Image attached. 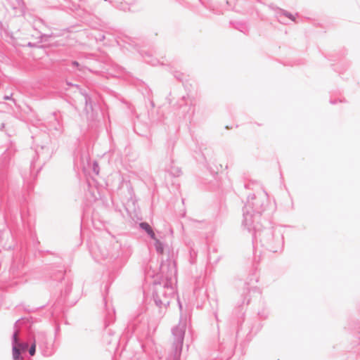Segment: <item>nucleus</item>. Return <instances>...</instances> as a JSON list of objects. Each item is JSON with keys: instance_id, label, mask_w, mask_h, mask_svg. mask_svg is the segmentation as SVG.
Segmentation results:
<instances>
[{"instance_id": "nucleus-1", "label": "nucleus", "mask_w": 360, "mask_h": 360, "mask_svg": "<svg viewBox=\"0 0 360 360\" xmlns=\"http://www.w3.org/2000/svg\"><path fill=\"white\" fill-rule=\"evenodd\" d=\"M269 204L267 193L261 189L257 194L248 195V200L243 208V220L242 225L248 231H250L252 224L258 220L264 212Z\"/></svg>"}, {"instance_id": "nucleus-2", "label": "nucleus", "mask_w": 360, "mask_h": 360, "mask_svg": "<svg viewBox=\"0 0 360 360\" xmlns=\"http://www.w3.org/2000/svg\"><path fill=\"white\" fill-rule=\"evenodd\" d=\"M249 232H252L253 243L261 244L267 250L276 252L283 247V238L281 231L274 227L263 228L260 224L257 222L252 224V229Z\"/></svg>"}, {"instance_id": "nucleus-3", "label": "nucleus", "mask_w": 360, "mask_h": 360, "mask_svg": "<svg viewBox=\"0 0 360 360\" xmlns=\"http://www.w3.org/2000/svg\"><path fill=\"white\" fill-rule=\"evenodd\" d=\"M175 293L176 290L171 278L166 277L153 283V299L155 305L160 309L169 306Z\"/></svg>"}, {"instance_id": "nucleus-4", "label": "nucleus", "mask_w": 360, "mask_h": 360, "mask_svg": "<svg viewBox=\"0 0 360 360\" xmlns=\"http://www.w3.org/2000/svg\"><path fill=\"white\" fill-rule=\"evenodd\" d=\"M186 332V326L183 323H179L175 326L172 330V335L174 342L172 343V360H180V356L182 351L184 335Z\"/></svg>"}, {"instance_id": "nucleus-5", "label": "nucleus", "mask_w": 360, "mask_h": 360, "mask_svg": "<svg viewBox=\"0 0 360 360\" xmlns=\"http://www.w3.org/2000/svg\"><path fill=\"white\" fill-rule=\"evenodd\" d=\"M103 341L107 345H117L120 342V336L115 335L114 331L111 328H107L103 335Z\"/></svg>"}, {"instance_id": "nucleus-6", "label": "nucleus", "mask_w": 360, "mask_h": 360, "mask_svg": "<svg viewBox=\"0 0 360 360\" xmlns=\"http://www.w3.org/2000/svg\"><path fill=\"white\" fill-rule=\"evenodd\" d=\"M276 17L278 19V20L282 24H286L285 21L284 20V18H288L292 21H295V16L292 13L281 8L276 9Z\"/></svg>"}, {"instance_id": "nucleus-7", "label": "nucleus", "mask_w": 360, "mask_h": 360, "mask_svg": "<svg viewBox=\"0 0 360 360\" xmlns=\"http://www.w3.org/2000/svg\"><path fill=\"white\" fill-rule=\"evenodd\" d=\"M18 335V331L15 330L12 336L13 358V360H22L20 356V349L16 345Z\"/></svg>"}, {"instance_id": "nucleus-8", "label": "nucleus", "mask_w": 360, "mask_h": 360, "mask_svg": "<svg viewBox=\"0 0 360 360\" xmlns=\"http://www.w3.org/2000/svg\"><path fill=\"white\" fill-rule=\"evenodd\" d=\"M80 93L84 98L85 105H86L84 110L87 113H89L90 110H93L91 98L85 91H83L81 89Z\"/></svg>"}, {"instance_id": "nucleus-9", "label": "nucleus", "mask_w": 360, "mask_h": 360, "mask_svg": "<svg viewBox=\"0 0 360 360\" xmlns=\"http://www.w3.org/2000/svg\"><path fill=\"white\" fill-rule=\"evenodd\" d=\"M139 227L144 230L147 234L150 236L151 239H155V234L152 229V227L147 222H141L139 224Z\"/></svg>"}, {"instance_id": "nucleus-10", "label": "nucleus", "mask_w": 360, "mask_h": 360, "mask_svg": "<svg viewBox=\"0 0 360 360\" xmlns=\"http://www.w3.org/2000/svg\"><path fill=\"white\" fill-rule=\"evenodd\" d=\"M166 171L174 177L179 176L181 174V169L174 165L173 162H171L169 167H167Z\"/></svg>"}, {"instance_id": "nucleus-11", "label": "nucleus", "mask_w": 360, "mask_h": 360, "mask_svg": "<svg viewBox=\"0 0 360 360\" xmlns=\"http://www.w3.org/2000/svg\"><path fill=\"white\" fill-rule=\"evenodd\" d=\"M110 4L120 11H129V6L126 2L110 1Z\"/></svg>"}, {"instance_id": "nucleus-12", "label": "nucleus", "mask_w": 360, "mask_h": 360, "mask_svg": "<svg viewBox=\"0 0 360 360\" xmlns=\"http://www.w3.org/2000/svg\"><path fill=\"white\" fill-rule=\"evenodd\" d=\"M65 275V272L63 269L58 270L56 273L51 275V277L54 281H60L63 279Z\"/></svg>"}, {"instance_id": "nucleus-13", "label": "nucleus", "mask_w": 360, "mask_h": 360, "mask_svg": "<svg viewBox=\"0 0 360 360\" xmlns=\"http://www.w3.org/2000/svg\"><path fill=\"white\" fill-rule=\"evenodd\" d=\"M155 240V247L156 249V251L158 253H162L164 251V245L163 243L158 239L155 238V239H153Z\"/></svg>"}, {"instance_id": "nucleus-14", "label": "nucleus", "mask_w": 360, "mask_h": 360, "mask_svg": "<svg viewBox=\"0 0 360 360\" xmlns=\"http://www.w3.org/2000/svg\"><path fill=\"white\" fill-rule=\"evenodd\" d=\"M143 59L146 63L150 64L151 65H156L158 63L157 59L152 58V57L148 54L144 56Z\"/></svg>"}, {"instance_id": "nucleus-15", "label": "nucleus", "mask_w": 360, "mask_h": 360, "mask_svg": "<svg viewBox=\"0 0 360 360\" xmlns=\"http://www.w3.org/2000/svg\"><path fill=\"white\" fill-rule=\"evenodd\" d=\"M18 335H17V342L16 345L20 349V352H24L28 348V343L27 342H20L19 341V339L18 338Z\"/></svg>"}, {"instance_id": "nucleus-16", "label": "nucleus", "mask_w": 360, "mask_h": 360, "mask_svg": "<svg viewBox=\"0 0 360 360\" xmlns=\"http://www.w3.org/2000/svg\"><path fill=\"white\" fill-rule=\"evenodd\" d=\"M12 9H16L20 4V0H6Z\"/></svg>"}, {"instance_id": "nucleus-17", "label": "nucleus", "mask_w": 360, "mask_h": 360, "mask_svg": "<svg viewBox=\"0 0 360 360\" xmlns=\"http://www.w3.org/2000/svg\"><path fill=\"white\" fill-rule=\"evenodd\" d=\"M237 29L240 30L242 32L245 33L248 31V27L244 23H238V27H236Z\"/></svg>"}, {"instance_id": "nucleus-18", "label": "nucleus", "mask_w": 360, "mask_h": 360, "mask_svg": "<svg viewBox=\"0 0 360 360\" xmlns=\"http://www.w3.org/2000/svg\"><path fill=\"white\" fill-rule=\"evenodd\" d=\"M35 352H36V342L34 341V342L33 344H32V345L29 348V354L30 356H34Z\"/></svg>"}, {"instance_id": "nucleus-19", "label": "nucleus", "mask_w": 360, "mask_h": 360, "mask_svg": "<svg viewBox=\"0 0 360 360\" xmlns=\"http://www.w3.org/2000/svg\"><path fill=\"white\" fill-rule=\"evenodd\" d=\"M99 170H100V168H99V165H98V162L94 161L93 163V172L96 174H98Z\"/></svg>"}, {"instance_id": "nucleus-20", "label": "nucleus", "mask_w": 360, "mask_h": 360, "mask_svg": "<svg viewBox=\"0 0 360 360\" xmlns=\"http://www.w3.org/2000/svg\"><path fill=\"white\" fill-rule=\"evenodd\" d=\"M53 115L54 116V119L57 122V126L55 127V130L58 131H61L62 130V127L61 125L60 124V123L57 121V119L56 117V112H53Z\"/></svg>"}, {"instance_id": "nucleus-21", "label": "nucleus", "mask_w": 360, "mask_h": 360, "mask_svg": "<svg viewBox=\"0 0 360 360\" xmlns=\"http://www.w3.org/2000/svg\"><path fill=\"white\" fill-rule=\"evenodd\" d=\"M105 35L103 33H98L97 36H95L96 41H103L105 39Z\"/></svg>"}, {"instance_id": "nucleus-22", "label": "nucleus", "mask_w": 360, "mask_h": 360, "mask_svg": "<svg viewBox=\"0 0 360 360\" xmlns=\"http://www.w3.org/2000/svg\"><path fill=\"white\" fill-rule=\"evenodd\" d=\"M72 65L73 67H75L77 68L79 70H82V67L81 66V65L77 62V61H72Z\"/></svg>"}, {"instance_id": "nucleus-23", "label": "nucleus", "mask_w": 360, "mask_h": 360, "mask_svg": "<svg viewBox=\"0 0 360 360\" xmlns=\"http://www.w3.org/2000/svg\"><path fill=\"white\" fill-rule=\"evenodd\" d=\"M51 37H52V34H41L40 38L41 40L47 41Z\"/></svg>"}, {"instance_id": "nucleus-24", "label": "nucleus", "mask_w": 360, "mask_h": 360, "mask_svg": "<svg viewBox=\"0 0 360 360\" xmlns=\"http://www.w3.org/2000/svg\"><path fill=\"white\" fill-rule=\"evenodd\" d=\"M71 290H72V285L71 284L68 285L65 287V291H64L65 295H68L71 292Z\"/></svg>"}, {"instance_id": "nucleus-25", "label": "nucleus", "mask_w": 360, "mask_h": 360, "mask_svg": "<svg viewBox=\"0 0 360 360\" xmlns=\"http://www.w3.org/2000/svg\"><path fill=\"white\" fill-rule=\"evenodd\" d=\"M174 75L178 80L181 81L183 79V74L181 72H176Z\"/></svg>"}, {"instance_id": "nucleus-26", "label": "nucleus", "mask_w": 360, "mask_h": 360, "mask_svg": "<svg viewBox=\"0 0 360 360\" xmlns=\"http://www.w3.org/2000/svg\"><path fill=\"white\" fill-rule=\"evenodd\" d=\"M12 94H11L10 95H6L4 96V100H13V101H15L14 99L12 98Z\"/></svg>"}, {"instance_id": "nucleus-27", "label": "nucleus", "mask_w": 360, "mask_h": 360, "mask_svg": "<svg viewBox=\"0 0 360 360\" xmlns=\"http://www.w3.org/2000/svg\"><path fill=\"white\" fill-rule=\"evenodd\" d=\"M186 101V96H183L182 98H181V101L180 102H184ZM179 106L180 108H182L183 107V104L181 103H179Z\"/></svg>"}, {"instance_id": "nucleus-28", "label": "nucleus", "mask_w": 360, "mask_h": 360, "mask_svg": "<svg viewBox=\"0 0 360 360\" xmlns=\"http://www.w3.org/2000/svg\"><path fill=\"white\" fill-rule=\"evenodd\" d=\"M110 319H110V317L109 318H107L106 320H105V326L107 327L109 324H110Z\"/></svg>"}, {"instance_id": "nucleus-29", "label": "nucleus", "mask_w": 360, "mask_h": 360, "mask_svg": "<svg viewBox=\"0 0 360 360\" xmlns=\"http://www.w3.org/2000/svg\"><path fill=\"white\" fill-rule=\"evenodd\" d=\"M178 304H179V306L180 309L181 310V309H182V305H181V303L180 302V301H179V300H178Z\"/></svg>"}, {"instance_id": "nucleus-30", "label": "nucleus", "mask_w": 360, "mask_h": 360, "mask_svg": "<svg viewBox=\"0 0 360 360\" xmlns=\"http://www.w3.org/2000/svg\"><path fill=\"white\" fill-rule=\"evenodd\" d=\"M330 103L331 104H335V103H336V101H335V100H330Z\"/></svg>"}, {"instance_id": "nucleus-31", "label": "nucleus", "mask_w": 360, "mask_h": 360, "mask_svg": "<svg viewBox=\"0 0 360 360\" xmlns=\"http://www.w3.org/2000/svg\"><path fill=\"white\" fill-rule=\"evenodd\" d=\"M114 314V312H112V314H109V317L112 320V316Z\"/></svg>"}, {"instance_id": "nucleus-32", "label": "nucleus", "mask_w": 360, "mask_h": 360, "mask_svg": "<svg viewBox=\"0 0 360 360\" xmlns=\"http://www.w3.org/2000/svg\"><path fill=\"white\" fill-rule=\"evenodd\" d=\"M36 153H37V155H38V156H39V155H41L40 152H39V151H38V150H37V151H36Z\"/></svg>"}, {"instance_id": "nucleus-33", "label": "nucleus", "mask_w": 360, "mask_h": 360, "mask_svg": "<svg viewBox=\"0 0 360 360\" xmlns=\"http://www.w3.org/2000/svg\"><path fill=\"white\" fill-rule=\"evenodd\" d=\"M19 321H20V319H18V320H17V321H15V326H16V324H17Z\"/></svg>"}, {"instance_id": "nucleus-34", "label": "nucleus", "mask_w": 360, "mask_h": 360, "mask_svg": "<svg viewBox=\"0 0 360 360\" xmlns=\"http://www.w3.org/2000/svg\"><path fill=\"white\" fill-rule=\"evenodd\" d=\"M249 186H250V184L245 185V188H249Z\"/></svg>"}, {"instance_id": "nucleus-35", "label": "nucleus", "mask_w": 360, "mask_h": 360, "mask_svg": "<svg viewBox=\"0 0 360 360\" xmlns=\"http://www.w3.org/2000/svg\"><path fill=\"white\" fill-rule=\"evenodd\" d=\"M215 317H216L217 321H218V318H217V314H215Z\"/></svg>"}, {"instance_id": "nucleus-36", "label": "nucleus", "mask_w": 360, "mask_h": 360, "mask_svg": "<svg viewBox=\"0 0 360 360\" xmlns=\"http://www.w3.org/2000/svg\"><path fill=\"white\" fill-rule=\"evenodd\" d=\"M28 46H32V44L30 42V43L28 44Z\"/></svg>"}, {"instance_id": "nucleus-37", "label": "nucleus", "mask_w": 360, "mask_h": 360, "mask_svg": "<svg viewBox=\"0 0 360 360\" xmlns=\"http://www.w3.org/2000/svg\"><path fill=\"white\" fill-rule=\"evenodd\" d=\"M44 148H45L44 146H41V149L43 150L44 149Z\"/></svg>"}, {"instance_id": "nucleus-38", "label": "nucleus", "mask_w": 360, "mask_h": 360, "mask_svg": "<svg viewBox=\"0 0 360 360\" xmlns=\"http://www.w3.org/2000/svg\"><path fill=\"white\" fill-rule=\"evenodd\" d=\"M33 164H34V162H31V167H32V166H33Z\"/></svg>"}, {"instance_id": "nucleus-39", "label": "nucleus", "mask_w": 360, "mask_h": 360, "mask_svg": "<svg viewBox=\"0 0 360 360\" xmlns=\"http://www.w3.org/2000/svg\"><path fill=\"white\" fill-rule=\"evenodd\" d=\"M104 1H108L109 3H110V1H109V0H104Z\"/></svg>"}, {"instance_id": "nucleus-40", "label": "nucleus", "mask_w": 360, "mask_h": 360, "mask_svg": "<svg viewBox=\"0 0 360 360\" xmlns=\"http://www.w3.org/2000/svg\"><path fill=\"white\" fill-rule=\"evenodd\" d=\"M0 25H1V22H0Z\"/></svg>"}]
</instances>
